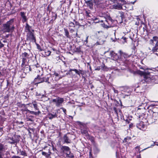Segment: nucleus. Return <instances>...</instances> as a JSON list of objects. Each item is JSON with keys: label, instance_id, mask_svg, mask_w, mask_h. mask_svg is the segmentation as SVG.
<instances>
[{"label": "nucleus", "instance_id": "nucleus-1", "mask_svg": "<svg viewBox=\"0 0 158 158\" xmlns=\"http://www.w3.org/2000/svg\"><path fill=\"white\" fill-rule=\"evenodd\" d=\"M14 19H11L9 21H7L6 23L3 25V29L4 31L6 32H9L11 30H13L14 27L13 26L11 27L10 26L14 22Z\"/></svg>", "mask_w": 158, "mask_h": 158}, {"label": "nucleus", "instance_id": "nucleus-2", "mask_svg": "<svg viewBox=\"0 0 158 158\" xmlns=\"http://www.w3.org/2000/svg\"><path fill=\"white\" fill-rule=\"evenodd\" d=\"M42 75H38L37 77L35 78L34 80V82L35 83V84H38L44 82H45L49 83L48 82L49 77H41Z\"/></svg>", "mask_w": 158, "mask_h": 158}, {"label": "nucleus", "instance_id": "nucleus-3", "mask_svg": "<svg viewBox=\"0 0 158 158\" xmlns=\"http://www.w3.org/2000/svg\"><path fill=\"white\" fill-rule=\"evenodd\" d=\"M113 20L110 17H108L106 19V22L102 24V26L105 28H108L112 27Z\"/></svg>", "mask_w": 158, "mask_h": 158}, {"label": "nucleus", "instance_id": "nucleus-4", "mask_svg": "<svg viewBox=\"0 0 158 158\" xmlns=\"http://www.w3.org/2000/svg\"><path fill=\"white\" fill-rule=\"evenodd\" d=\"M64 101V100L63 98L58 97L55 99H53L52 102L55 104L56 106L59 107L62 106Z\"/></svg>", "mask_w": 158, "mask_h": 158}, {"label": "nucleus", "instance_id": "nucleus-5", "mask_svg": "<svg viewBox=\"0 0 158 158\" xmlns=\"http://www.w3.org/2000/svg\"><path fill=\"white\" fill-rule=\"evenodd\" d=\"M94 1L97 7L101 9H104L106 5L104 1L102 0H94Z\"/></svg>", "mask_w": 158, "mask_h": 158}, {"label": "nucleus", "instance_id": "nucleus-6", "mask_svg": "<svg viewBox=\"0 0 158 158\" xmlns=\"http://www.w3.org/2000/svg\"><path fill=\"white\" fill-rule=\"evenodd\" d=\"M27 40L36 43V39L34 32H30V33H28L27 35Z\"/></svg>", "mask_w": 158, "mask_h": 158}, {"label": "nucleus", "instance_id": "nucleus-7", "mask_svg": "<svg viewBox=\"0 0 158 158\" xmlns=\"http://www.w3.org/2000/svg\"><path fill=\"white\" fill-rule=\"evenodd\" d=\"M110 55L111 58L114 60H116L119 59V56L113 51H110Z\"/></svg>", "mask_w": 158, "mask_h": 158}, {"label": "nucleus", "instance_id": "nucleus-8", "mask_svg": "<svg viewBox=\"0 0 158 158\" xmlns=\"http://www.w3.org/2000/svg\"><path fill=\"white\" fill-rule=\"evenodd\" d=\"M137 73L141 75H143L144 77L146 75H150V73H152V70L150 69L149 71H145L144 72L138 70L137 71Z\"/></svg>", "mask_w": 158, "mask_h": 158}, {"label": "nucleus", "instance_id": "nucleus-9", "mask_svg": "<svg viewBox=\"0 0 158 158\" xmlns=\"http://www.w3.org/2000/svg\"><path fill=\"white\" fill-rule=\"evenodd\" d=\"M118 53L120 54L119 56V59H118V60L123 61L124 60L123 58V57H124V59L127 57V55L125 53L123 52L121 50L119 51Z\"/></svg>", "mask_w": 158, "mask_h": 158}, {"label": "nucleus", "instance_id": "nucleus-10", "mask_svg": "<svg viewBox=\"0 0 158 158\" xmlns=\"http://www.w3.org/2000/svg\"><path fill=\"white\" fill-rule=\"evenodd\" d=\"M94 1V0H90L85 1V3L86 4L87 6L89 7L91 10H92L93 8Z\"/></svg>", "mask_w": 158, "mask_h": 158}, {"label": "nucleus", "instance_id": "nucleus-11", "mask_svg": "<svg viewBox=\"0 0 158 158\" xmlns=\"http://www.w3.org/2000/svg\"><path fill=\"white\" fill-rule=\"evenodd\" d=\"M25 30L26 32H28V33H30V32H34V30L31 29V27L27 23L25 27Z\"/></svg>", "mask_w": 158, "mask_h": 158}, {"label": "nucleus", "instance_id": "nucleus-12", "mask_svg": "<svg viewBox=\"0 0 158 158\" xmlns=\"http://www.w3.org/2000/svg\"><path fill=\"white\" fill-rule=\"evenodd\" d=\"M72 71H74L80 77H81V75H80V73L81 72V70L78 69L77 70V69H70L69 70V73L70 75H72L73 73L72 72Z\"/></svg>", "mask_w": 158, "mask_h": 158}, {"label": "nucleus", "instance_id": "nucleus-13", "mask_svg": "<svg viewBox=\"0 0 158 158\" xmlns=\"http://www.w3.org/2000/svg\"><path fill=\"white\" fill-rule=\"evenodd\" d=\"M26 13L24 12H21L20 13V15L22 18V22L23 23L27 21V19L25 15Z\"/></svg>", "mask_w": 158, "mask_h": 158}, {"label": "nucleus", "instance_id": "nucleus-14", "mask_svg": "<svg viewBox=\"0 0 158 158\" xmlns=\"http://www.w3.org/2000/svg\"><path fill=\"white\" fill-rule=\"evenodd\" d=\"M152 51L156 55L158 56V42L157 41L156 45L154 47L152 50Z\"/></svg>", "mask_w": 158, "mask_h": 158}, {"label": "nucleus", "instance_id": "nucleus-15", "mask_svg": "<svg viewBox=\"0 0 158 158\" xmlns=\"http://www.w3.org/2000/svg\"><path fill=\"white\" fill-rule=\"evenodd\" d=\"M47 116L48 118L50 119H52L55 118H57V115L56 113L52 114L49 113L48 114Z\"/></svg>", "mask_w": 158, "mask_h": 158}, {"label": "nucleus", "instance_id": "nucleus-16", "mask_svg": "<svg viewBox=\"0 0 158 158\" xmlns=\"http://www.w3.org/2000/svg\"><path fill=\"white\" fill-rule=\"evenodd\" d=\"M23 71L24 73H26L32 71V70L30 66L27 65L23 69Z\"/></svg>", "mask_w": 158, "mask_h": 158}, {"label": "nucleus", "instance_id": "nucleus-17", "mask_svg": "<svg viewBox=\"0 0 158 158\" xmlns=\"http://www.w3.org/2000/svg\"><path fill=\"white\" fill-rule=\"evenodd\" d=\"M34 63L33 64L30 65L31 67V69H35L36 68H38L40 67V64L37 62V61H34Z\"/></svg>", "mask_w": 158, "mask_h": 158}, {"label": "nucleus", "instance_id": "nucleus-18", "mask_svg": "<svg viewBox=\"0 0 158 158\" xmlns=\"http://www.w3.org/2000/svg\"><path fill=\"white\" fill-rule=\"evenodd\" d=\"M136 127L138 128H141L145 127L146 126L144 124L143 122L141 121L139 123L137 124Z\"/></svg>", "mask_w": 158, "mask_h": 158}, {"label": "nucleus", "instance_id": "nucleus-19", "mask_svg": "<svg viewBox=\"0 0 158 158\" xmlns=\"http://www.w3.org/2000/svg\"><path fill=\"white\" fill-rule=\"evenodd\" d=\"M29 55L26 52L23 53L22 54V60H27V59L29 57Z\"/></svg>", "mask_w": 158, "mask_h": 158}, {"label": "nucleus", "instance_id": "nucleus-20", "mask_svg": "<svg viewBox=\"0 0 158 158\" xmlns=\"http://www.w3.org/2000/svg\"><path fill=\"white\" fill-rule=\"evenodd\" d=\"M76 123L81 128H85L86 127L87 123H84L80 121L77 122Z\"/></svg>", "mask_w": 158, "mask_h": 158}, {"label": "nucleus", "instance_id": "nucleus-21", "mask_svg": "<svg viewBox=\"0 0 158 158\" xmlns=\"http://www.w3.org/2000/svg\"><path fill=\"white\" fill-rule=\"evenodd\" d=\"M61 149L63 152L65 151L67 152H69V153H70V149L68 146H62Z\"/></svg>", "mask_w": 158, "mask_h": 158}, {"label": "nucleus", "instance_id": "nucleus-22", "mask_svg": "<svg viewBox=\"0 0 158 158\" xmlns=\"http://www.w3.org/2000/svg\"><path fill=\"white\" fill-rule=\"evenodd\" d=\"M149 75H146L144 77V80L147 83H151V77H148Z\"/></svg>", "mask_w": 158, "mask_h": 158}, {"label": "nucleus", "instance_id": "nucleus-23", "mask_svg": "<svg viewBox=\"0 0 158 158\" xmlns=\"http://www.w3.org/2000/svg\"><path fill=\"white\" fill-rule=\"evenodd\" d=\"M19 136H17V138H12L10 139L11 140V141H10L9 142L11 144H14L15 143H16L17 142H18L19 140Z\"/></svg>", "mask_w": 158, "mask_h": 158}, {"label": "nucleus", "instance_id": "nucleus-24", "mask_svg": "<svg viewBox=\"0 0 158 158\" xmlns=\"http://www.w3.org/2000/svg\"><path fill=\"white\" fill-rule=\"evenodd\" d=\"M63 139L64 142L66 143H71V140L66 135H65L64 136Z\"/></svg>", "mask_w": 158, "mask_h": 158}, {"label": "nucleus", "instance_id": "nucleus-25", "mask_svg": "<svg viewBox=\"0 0 158 158\" xmlns=\"http://www.w3.org/2000/svg\"><path fill=\"white\" fill-rule=\"evenodd\" d=\"M64 31L65 33V35L67 38L71 39V37L70 35L69 34V32L68 30L66 28H64Z\"/></svg>", "mask_w": 158, "mask_h": 158}, {"label": "nucleus", "instance_id": "nucleus-26", "mask_svg": "<svg viewBox=\"0 0 158 158\" xmlns=\"http://www.w3.org/2000/svg\"><path fill=\"white\" fill-rule=\"evenodd\" d=\"M5 148L3 145L0 143V155L3 154V152H5Z\"/></svg>", "mask_w": 158, "mask_h": 158}, {"label": "nucleus", "instance_id": "nucleus-27", "mask_svg": "<svg viewBox=\"0 0 158 158\" xmlns=\"http://www.w3.org/2000/svg\"><path fill=\"white\" fill-rule=\"evenodd\" d=\"M26 119L27 121L33 122L34 121V117L33 116L28 115Z\"/></svg>", "mask_w": 158, "mask_h": 158}, {"label": "nucleus", "instance_id": "nucleus-28", "mask_svg": "<svg viewBox=\"0 0 158 158\" xmlns=\"http://www.w3.org/2000/svg\"><path fill=\"white\" fill-rule=\"evenodd\" d=\"M32 104H33L34 107L35 108V110H37L38 111L39 110V108H38V106L37 104L36 103V102L35 101H33L32 103H31L30 104H29V105H31Z\"/></svg>", "mask_w": 158, "mask_h": 158}, {"label": "nucleus", "instance_id": "nucleus-29", "mask_svg": "<svg viewBox=\"0 0 158 158\" xmlns=\"http://www.w3.org/2000/svg\"><path fill=\"white\" fill-rule=\"evenodd\" d=\"M113 7L114 8L118 10L121 9L122 8V6L119 4H114L113 6Z\"/></svg>", "mask_w": 158, "mask_h": 158}, {"label": "nucleus", "instance_id": "nucleus-30", "mask_svg": "<svg viewBox=\"0 0 158 158\" xmlns=\"http://www.w3.org/2000/svg\"><path fill=\"white\" fill-rule=\"evenodd\" d=\"M28 112H29L31 114H34L35 115H39L41 113V112L40 110L38 111L37 112H35L33 111H31L30 110H28Z\"/></svg>", "mask_w": 158, "mask_h": 158}, {"label": "nucleus", "instance_id": "nucleus-31", "mask_svg": "<svg viewBox=\"0 0 158 158\" xmlns=\"http://www.w3.org/2000/svg\"><path fill=\"white\" fill-rule=\"evenodd\" d=\"M158 39V37L156 36H154L153 37V39L150 40V43L152 44L153 43L154 41H156Z\"/></svg>", "mask_w": 158, "mask_h": 158}, {"label": "nucleus", "instance_id": "nucleus-32", "mask_svg": "<svg viewBox=\"0 0 158 158\" xmlns=\"http://www.w3.org/2000/svg\"><path fill=\"white\" fill-rule=\"evenodd\" d=\"M81 132L82 134L85 135H88V131L86 129H81Z\"/></svg>", "mask_w": 158, "mask_h": 158}, {"label": "nucleus", "instance_id": "nucleus-33", "mask_svg": "<svg viewBox=\"0 0 158 158\" xmlns=\"http://www.w3.org/2000/svg\"><path fill=\"white\" fill-rule=\"evenodd\" d=\"M27 62V60H22V63L21 65V67L23 68H24L26 66H27V65L26 64V63Z\"/></svg>", "mask_w": 158, "mask_h": 158}, {"label": "nucleus", "instance_id": "nucleus-34", "mask_svg": "<svg viewBox=\"0 0 158 158\" xmlns=\"http://www.w3.org/2000/svg\"><path fill=\"white\" fill-rule=\"evenodd\" d=\"M51 52L49 50H45V55L48 56L50 55Z\"/></svg>", "mask_w": 158, "mask_h": 158}, {"label": "nucleus", "instance_id": "nucleus-35", "mask_svg": "<svg viewBox=\"0 0 158 158\" xmlns=\"http://www.w3.org/2000/svg\"><path fill=\"white\" fill-rule=\"evenodd\" d=\"M69 27H75V24L73 22H70L69 23Z\"/></svg>", "mask_w": 158, "mask_h": 158}, {"label": "nucleus", "instance_id": "nucleus-36", "mask_svg": "<svg viewBox=\"0 0 158 158\" xmlns=\"http://www.w3.org/2000/svg\"><path fill=\"white\" fill-rule=\"evenodd\" d=\"M61 84H56L54 85H53V88L56 89L57 88L61 85Z\"/></svg>", "mask_w": 158, "mask_h": 158}, {"label": "nucleus", "instance_id": "nucleus-37", "mask_svg": "<svg viewBox=\"0 0 158 158\" xmlns=\"http://www.w3.org/2000/svg\"><path fill=\"white\" fill-rule=\"evenodd\" d=\"M156 77H157V76H156ZM151 79H151V83L152 82H154L155 81V80L156 79V78L155 77V76H154V75H152L151 77Z\"/></svg>", "mask_w": 158, "mask_h": 158}, {"label": "nucleus", "instance_id": "nucleus-38", "mask_svg": "<svg viewBox=\"0 0 158 158\" xmlns=\"http://www.w3.org/2000/svg\"><path fill=\"white\" fill-rule=\"evenodd\" d=\"M144 115L145 114H142L141 115H139L138 117L139 120H143V118H144Z\"/></svg>", "mask_w": 158, "mask_h": 158}, {"label": "nucleus", "instance_id": "nucleus-39", "mask_svg": "<svg viewBox=\"0 0 158 158\" xmlns=\"http://www.w3.org/2000/svg\"><path fill=\"white\" fill-rule=\"evenodd\" d=\"M57 15L56 14H52V20H55L57 18Z\"/></svg>", "mask_w": 158, "mask_h": 158}, {"label": "nucleus", "instance_id": "nucleus-40", "mask_svg": "<svg viewBox=\"0 0 158 158\" xmlns=\"http://www.w3.org/2000/svg\"><path fill=\"white\" fill-rule=\"evenodd\" d=\"M37 48L40 51H43V49H42L40 46L37 44H36Z\"/></svg>", "mask_w": 158, "mask_h": 158}, {"label": "nucleus", "instance_id": "nucleus-41", "mask_svg": "<svg viewBox=\"0 0 158 158\" xmlns=\"http://www.w3.org/2000/svg\"><path fill=\"white\" fill-rule=\"evenodd\" d=\"M100 66L101 69L102 70H105L107 68L104 64H103Z\"/></svg>", "mask_w": 158, "mask_h": 158}, {"label": "nucleus", "instance_id": "nucleus-42", "mask_svg": "<svg viewBox=\"0 0 158 158\" xmlns=\"http://www.w3.org/2000/svg\"><path fill=\"white\" fill-rule=\"evenodd\" d=\"M139 148L140 147L139 146H136L135 148V150H136V151L137 152V153H140V151H139Z\"/></svg>", "mask_w": 158, "mask_h": 158}, {"label": "nucleus", "instance_id": "nucleus-43", "mask_svg": "<svg viewBox=\"0 0 158 158\" xmlns=\"http://www.w3.org/2000/svg\"><path fill=\"white\" fill-rule=\"evenodd\" d=\"M126 122L128 124L129 123V128H131V127H133V123H130L129 122V121L128 120L126 121Z\"/></svg>", "mask_w": 158, "mask_h": 158}, {"label": "nucleus", "instance_id": "nucleus-44", "mask_svg": "<svg viewBox=\"0 0 158 158\" xmlns=\"http://www.w3.org/2000/svg\"><path fill=\"white\" fill-rule=\"evenodd\" d=\"M66 155H67V156L69 157L70 158H73L74 157V156L72 154L70 153V154H69L68 152H67Z\"/></svg>", "mask_w": 158, "mask_h": 158}, {"label": "nucleus", "instance_id": "nucleus-45", "mask_svg": "<svg viewBox=\"0 0 158 158\" xmlns=\"http://www.w3.org/2000/svg\"><path fill=\"white\" fill-rule=\"evenodd\" d=\"M5 155L6 156H5L4 157L5 158H8L10 155V154L9 152H6L5 153Z\"/></svg>", "mask_w": 158, "mask_h": 158}, {"label": "nucleus", "instance_id": "nucleus-46", "mask_svg": "<svg viewBox=\"0 0 158 158\" xmlns=\"http://www.w3.org/2000/svg\"><path fill=\"white\" fill-rule=\"evenodd\" d=\"M120 16L121 17L122 19H124V14L123 12H120Z\"/></svg>", "mask_w": 158, "mask_h": 158}, {"label": "nucleus", "instance_id": "nucleus-47", "mask_svg": "<svg viewBox=\"0 0 158 158\" xmlns=\"http://www.w3.org/2000/svg\"><path fill=\"white\" fill-rule=\"evenodd\" d=\"M80 73H80V75H81V76H82V78H84V77L83 76V75H84V71L82 70H81V72H80Z\"/></svg>", "mask_w": 158, "mask_h": 158}, {"label": "nucleus", "instance_id": "nucleus-48", "mask_svg": "<svg viewBox=\"0 0 158 158\" xmlns=\"http://www.w3.org/2000/svg\"><path fill=\"white\" fill-rule=\"evenodd\" d=\"M89 37V36H87V37H86V39H85V40L84 41V42H85L86 43H85V45H87V43H88V38Z\"/></svg>", "mask_w": 158, "mask_h": 158}, {"label": "nucleus", "instance_id": "nucleus-49", "mask_svg": "<svg viewBox=\"0 0 158 158\" xmlns=\"http://www.w3.org/2000/svg\"><path fill=\"white\" fill-rule=\"evenodd\" d=\"M36 96H41L42 97H44V94H39L37 93H36Z\"/></svg>", "mask_w": 158, "mask_h": 158}, {"label": "nucleus", "instance_id": "nucleus-50", "mask_svg": "<svg viewBox=\"0 0 158 158\" xmlns=\"http://www.w3.org/2000/svg\"><path fill=\"white\" fill-rule=\"evenodd\" d=\"M21 154L22 155H23L24 156H26L27 154L25 151H22L21 152Z\"/></svg>", "mask_w": 158, "mask_h": 158}, {"label": "nucleus", "instance_id": "nucleus-51", "mask_svg": "<svg viewBox=\"0 0 158 158\" xmlns=\"http://www.w3.org/2000/svg\"><path fill=\"white\" fill-rule=\"evenodd\" d=\"M73 21L75 22V25L77 26H81V25L79 23L75 20L74 19Z\"/></svg>", "mask_w": 158, "mask_h": 158}, {"label": "nucleus", "instance_id": "nucleus-52", "mask_svg": "<svg viewBox=\"0 0 158 158\" xmlns=\"http://www.w3.org/2000/svg\"><path fill=\"white\" fill-rule=\"evenodd\" d=\"M51 154V152H49L48 153H47L46 156H45L47 157H49L50 156V155Z\"/></svg>", "mask_w": 158, "mask_h": 158}, {"label": "nucleus", "instance_id": "nucleus-53", "mask_svg": "<svg viewBox=\"0 0 158 158\" xmlns=\"http://www.w3.org/2000/svg\"><path fill=\"white\" fill-rule=\"evenodd\" d=\"M60 109H61L63 110V111L64 112V114L65 115H66V109L64 108L63 107H61Z\"/></svg>", "mask_w": 158, "mask_h": 158}, {"label": "nucleus", "instance_id": "nucleus-54", "mask_svg": "<svg viewBox=\"0 0 158 158\" xmlns=\"http://www.w3.org/2000/svg\"><path fill=\"white\" fill-rule=\"evenodd\" d=\"M122 39L124 41V42H127V38L125 37H123L122 38Z\"/></svg>", "mask_w": 158, "mask_h": 158}, {"label": "nucleus", "instance_id": "nucleus-55", "mask_svg": "<svg viewBox=\"0 0 158 158\" xmlns=\"http://www.w3.org/2000/svg\"><path fill=\"white\" fill-rule=\"evenodd\" d=\"M4 46V44H2L1 43V41H0V48H2Z\"/></svg>", "mask_w": 158, "mask_h": 158}, {"label": "nucleus", "instance_id": "nucleus-56", "mask_svg": "<svg viewBox=\"0 0 158 158\" xmlns=\"http://www.w3.org/2000/svg\"><path fill=\"white\" fill-rule=\"evenodd\" d=\"M100 69H101V66H98L95 69V70H99Z\"/></svg>", "mask_w": 158, "mask_h": 158}, {"label": "nucleus", "instance_id": "nucleus-57", "mask_svg": "<svg viewBox=\"0 0 158 158\" xmlns=\"http://www.w3.org/2000/svg\"><path fill=\"white\" fill-rule=\"evenodd\" d=\"M85 14L87 16H89V14L90 13L88 11L86 10L85 11Z\"/></svg>", "mask_w": 158, "mask_h": 158}, {"label": "nucleus", "instance_id": "nucleus-58", "mask_svg": "<svg viewBox=\"0 0 158 158\" xmlns=\"http://www.w3.org/2000/svg\"><path fill=\"white\" fill-rule=\"evenodd\" d=\"M52 50L55 52V53H57V50L55 49V48H52Z\"/></svg>", "mask_w": 158, "mask_h": 158}, {"label": "nucleus", "instance_id": "nucleus-59", "mask_svg": "<svg viewBox=\"0 0 158 158\" xmlns=\"http://www.w3.org/2000/svg\"><path fill=\"white\" fill-rule=\"evenodd\" d=\"M101 33L102 34L103 33V32L102 31H97L96 32V34L98 35V34Z\"/></svg>", "mask_w": 158, "mask_h": 158}, {"label": "nucleus", "instance_id": "nucleus-60", "mask_svg": "<svg viewBox=\"0 0 158 158\" xmlns=\"http://www.w3.org/2000/svg\"><path fill=\"white\" fill-rule=\"evenodd\" d=\"M47 153H46L45 152H42V155L43 156H46V154Z\"/></svg>", "mask_w": 158, "mask_h": 158}, {"label": "nucleus", "instance_id": "nucleus-61", "mask_svg": "<svg viewBox=\"0 0 158 158\" xmlns=\"http://www.w3.org/2000/svg\"><path fill=\"white\" fill-rule=\"evenodd\" d=\"M120 1L122 2L123 4L126 3V2L124 0H120Z\"/></svg>", "mask_w": 158, "mask_h": 158}, {"label": "nucleus", "instance_id": "nucleus-62", "mask_svg": "<svg viewBox=\"0 0 158 158\" xmlns=\"http://www.w3.org/2000/svg\"><path fill=\"white\" fill-rule=\"evenodd\" d=\"M75 30L73 29H71L70 30V31L71 33H73L74 32Z\"/></svg>", "mask_w": 158, "mask_h": 158}, {"label": "nucleus", "instance_id": "nucleus-63", "mask_svg": "<svg viewBox=\"0 0 158 158\" xmlns=\"http://www.w3.org/2000/svg\"><path fill=\"white\" fill-rule=\"evenodd\" d=\"M54 75H55L56 76H58L59 74L57 73H54Z\"/></svg>", "mask_w": 158, "mask_h": 158}, {"label": "nucleus", "instance_id": "nucleus-64", "mask_svg": "<svg viewBox=\"0 0 158 158\" xmlns=\"http://www.w3.org/2000/svg\"><path fill=\"white\" fill-rule=\"evenodd\" d=\"M4 156V154L0 155V158H3L2 156Z\"/></svg>", "mask_w": 158, "mask_h": 158}]
</instances>
